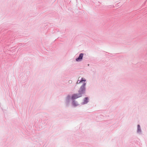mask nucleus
Masks as SVG:
<instances>
[{"instance_id": "nucleus-1", "label": "nucleus", "mask_w": 147, "mask_h": 147, "mask_svg": "<svg viewBox=\"0 0 147 147\" xmlns=\"http://www.w3.org/2000/svg\"><path fill=\"white\" fill-rule=\"evenodd\" d=\"M86 83L84 82L82 85L80 86L78 90V92L79 95L82 96L83 94H84L86 93Z\"/></svg>"}, {"instance_id": "nucleus-2", "label": "nucleus", "mask_w": 147, "mask_h": 147, "mask_svg": "<svg viewBox=\"0 0 147 147\" xmlns=\"http://www.w3.org/2000/svg\"><path fill=\"white\" fill-rule=\"evenodd\" d=\"M71 99V97L69 95H68L66 98L65 103L67 107H68L69 105V101Z\"/></svg>"}, {"instance_id": "nucleus-3", "label": "nucleus", "mask_w": 147, "mask_h": 147, "mask_svg": "<svg viewBox=\"0 0 147 147\" xmlns=\"http://www.w3.org/2000/svg\"><path fill=\"white\" fill-rule=\"evenodd\" d=\"M79 94L78 93H75L73 94L71 97V99L72 100H74L76 99H77L79 97H81V96L79 95Z\"/></svg>"}, {"instance_id": "nucleus-4", "label": "nucleus", "mask_w": 147, "mask_h": 147, "mask_svg": "<svg viewBox=\"0 0 147 147\" xmlns=\"http://www.w3.org/2000/svg\"><path fill=\"white\" fill-rule=\"evenodd\" d=\"M84 55V54L83 53H80L79 54L78 57L76 59V61L77 62H79L82 61V60Z\"/></svg>"}, {"instance_id": "nucleus-5", "label": "nucleus", "mask_w": 147, "mask_h": 147, "mask_svg": "<svg viewBox=\"0 0 147 147\" xmlns=\"http://www.w3.org/2000/svg\"><path fill=\"white\" fill-rule=\"evenodd\" d=\"M89 99L88 97H86L84 98L83 101L81 103L82 105H84L87 104L89 102Z\"/></svg>"}, {"instance_id": "nucleus-6", "label": "nucleus", "mask_w": 147, "mask_h": 147, "mask_svg": "<svg viewBox=\"0 0 147 147\" xmlns=\"http://www.w3.org/2000/svg\"><path fill=\"white\" fill-rule=\"evenodd\" d=\"M142 131L141 129L140 126V125H137V132L138 134H141V133Z\"/></svg>"}, {"instance_id": "nucleus-7", "label": "nucleus", "mask_w": 147, "mask_h": 147, "mask_svg": "<svg viewBox=\"0 0 147 147\" xmlns=\"http://www.w3.org/2000/svg\"><path fill=\"white\" fill-rule=\"evenodd\" d=\"M72 100V104L73 106H74V107H76L79 105H78V103H77V102L75 100Z\"/></svg>"}, {"instance_id": "nucleus-8", "label": "nucleus", "mask_w": 147, "mask_h": 147, "mask_svg": "<svg viewBox=\"0 0 147 147\" xmlns=\"http://www.w3.org/2000/svg\"><path fill=\"white\" fill-rule=\"evenodd\" d=\"M86 80L84 78H82L80 80L79 83H80V82H86Z\"/></svg>"}, {"instance_id": "nucleus-9", "label": "nucleus", "mask_w": 147, "mask_h": 147, "mask_svg": "<svg viewBox=\"0 0 147 147\" xmlns=\"http://www.w3.org/2000/svg\"><path fill=\"white\" fill-rule=\"evenodd\" d=\"M80 80H78L76 83V84H79L80 83H79V82H80Z\"/></svg>"}, {"instance_id": "nucleus-10", "label": "nucleus", "mask_w": 147, "mask_h": 147, "mask_svg": "<svg viewBox=\"0 0 147 147\" xmlns=\"http://www.w3.org/2000/svg\"><path fill=\"white\" fill-rule=\"evenodd\" d=\"M22 44V43H20L19 44V45H20V46H21Z\"/></svg>"}]
</instances>
